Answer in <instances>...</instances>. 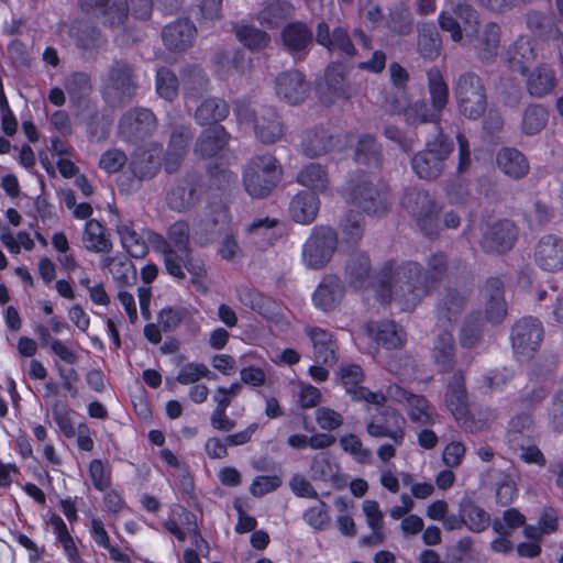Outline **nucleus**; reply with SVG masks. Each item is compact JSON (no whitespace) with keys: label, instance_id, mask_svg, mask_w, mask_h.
I'll return each instance as SVG.
<instances>
[{"label":"nucleus","instance_id":"obj_1","mask_svg":"<svg viewBox=\"0 0 563 563\" xmlns=\"http://www.w3.org/2000/svg\"><path fill=\"white\" fill-rule=\"evenodd\" d=\"M427 294L422 266L417 262H407L397 266L388 262L378 274L376 295L382 302H388L394 298L400 302L404 301L407 306H415Z\"/></svg>","mask_w":563,"mask_h":563},{"label":"nucleus","instance_id":"obj_2","mask_svg":"<svg viewBox=\"0 0 563 563\" xmlns=\"http://www.w3.org/2000/svg\"><path fill=\"white\" fill-rule=\"evenodd\" d=\"M137 88L135 66L124 58L113 59L101 77V96L112 108H122L130 103Z\"/></svg>","mask_w":563,"mask_h":563},{"label":"nucleus","instance_id":"obj_3","mask_svg":"<svg viewBox=\"0 0 563 563\" xmlns=\"http://www.w3.org/2000/svg\"><path fill=\"white\" fill-rule=\"evenodd\" d=\"M454 150V142L437 126V135L426 147L411 157L413 173L423 180H435L444 172L446 161Z\"/></svg>","mask_w":563,"mask_h":563},{"label":"nucleus","instance_id":"obj_4","mask_svg":"<svg viewBox=\"0 0 563 563\" xmlns=\"http://www.w3.org/2000/svg\"><path fill=\"white\" fill-rule=\"evenodd\" d=\"M453 95L460 114L468 120H478L487 110L486 87L474 71L462 73L454 79Z\"/></svg>","mask_w":563,"mask_h":563},{"label":"nucleus","instance_id":"obj_5","mask_svg":"<svg viewBox=\"0 0 563 563\" xmlns=\"http://www.w3.org/2000/svg\"><path fill=\"white\" fill-rule=\"evenodd\" d=\"M234 112L241 123L253 125L255 136L263 144H274L285 134V125L273 107L261 106L255 109L250 104L238 103Z\"/></svg>","mask_w":563,"mask_h":563},{"label":"nucleus","instance_id":"obj_6","mask_svg":"<svg viewBox=\"0 0 563 563\" xmlns=\"http://www.w3.org/2000/svg\"><path fill=\"white\" fill-rule=\"evenodd\" d=\"M400 205L416 220L424 235L431 238L439 234V208L428 190L416 186L407 187Z\"/></svg>","mask_w":563,"mask_h":563},{"label":"nucleus","instance_id":"obj_7","mask_svg":"<svg viewBox=\"0 0 563 563\" xmlns=\"http://www.w3.org/2000/svg\"><path fill=\"white\" fill-rule=\"evenodd\" d=\"M346 201L367 214L384 216L389 211L387 192L374 185L363 173L355 174L344 188Z\"/></svg>","mask_w":563,"mask_h":563},{"label":"nucleus","instance_id":"obj_8","mask_svg":"<svg viewBox=\"0 0 563 563\" xmlns=\"http://www.w3.org/2000/svg\"><path fill=\"white\" fill-rule=\"evenodd\" d=\"M282 177V168L273 155H261L252 158L244 169L243 184L245 190L254 198L267 197L277 186Z\"/></svg>","mask_w":563,"mask_h":563},{"label":"nucleus","instance_id":"obj_9","mask_svg":"<svg viewBox=\"0 0 563 563\" xmlns=\"http://www.w3.org/2000/svg\"><path fill=\"white\" fill-rule=\"evenodd\" d=\"M509 339L516 360L529 362L534 357L543 342V324L538 318L523 317L512 324Z\"/></svg>","mask_w":563,"mask_h":563},{"label":"nucleus","instance_id":"obj_10","mask_svg":"<svg viewBox=\"0 0 563 563\" xmlns=\"http://www.w3.org/2000/svg\"><path fill=\"white\" fill-rule=\"evenodd\" d=\"M338 245L335 230L328 225L314 227L303 245V261L313 269H320L332 258Z\"/></svg>","mask_w":563,"mask_h":563},{"label":"nucleus","instance_id":"obj_11","mask_svg":"<svg viewBox=\"0 0 563 563\" xmlns=\"http://www.w3.org/2000/svg\"><path fill=\"white\" fill-rule=\"evenodd\" d=\"M118 129L124 141L135 144L154 134L157 129V118L151 109L132 108L120 118Z\"/></svg>","mask_w":563,"mask_h":563},{"label":"nucleus","instance_id":"obj_12","mask_svg":"<svg viewBox=\"0 0 563 563\" xmlns=\"http://www.w3.org/2000/svg\"><path fill=\"white\" fill-rule=\"evenodd\" d=\"M202 187L201 175L195 172L187 173L169 186L166 192V203L174 211H188L200 201Z\"/></svg>","mask_w":563,"mask_h":563},{"label":"nucleus","instance_id":"obj_13","mask_svg":"<svg viewBox=\"0 0 563 563\" xmlns=\"http://www.w3.org/2000/svg\"><path fill=\"white\" fill-rule=\"evenodd\" d=\"M280 38L283 47L296 62H301L308 56L314 41L311 27L302 21L286 24Z\"/></svg>","mask_w":563,"mask_h":563},{"label":"nucleus","instance_id":"obj_14","mask_svg":"<svg viewBox=\"0 0 563 563\" xmlns=\"http://www.w3.org/2000/svg\"><path fill=\"white\" fill-rule=\"evenodd\" d=\"M163 254L166 271L174 277L184 279L185 273L183 267H185L194 276L191 282L196 284L197 278L206 273L203 263L194 258L191 249L178 250L164 241Z\"/></svg>","mask_w":563,"mask_h":563},{"label":"nucleus","instance_id":"obj_15","mask_svg":"<svg viewBox=\"0 0 563 563\" xmlns=\"http://www.w3.org/2000/svg\"><path fill=\"white\" fill-rule=\"evenodd\" d=\"M82 11L101 19L104 26L115 29L124 24L129 14L128 0H79Z\"/></svg>","mask_w":563,"mask_h":563},{"label":"nucleus","instance_id":"obj_16","mask_svg":"<svg viewBox=\"0 0 563 563\" xmlns=\"http://www.w3.org/2000/svg\"><path fill=\"white\" fill-rule=\"evenodd\" d=\"M517 241V228L509 220H500L487 227L479 245L487 254H504L510 251Z\"/></svg>","mask_w":563,"mask_h":563},{"label":"nucleus","instance_id":"obj_17","mask_svg":"<svg viewBox=\"0 0 563 563\" xmlns=\"http://www.w3.org/2000/svg\"><path fill=\"white\" fill-rule=\"evenodd\" d=\"M194 140L190 125L173 124L165 152L164 167L168 174L177 172Z\"/></svg>","mask_w":563,"mask_h":563},{"label":"nucleus","instance_id":"obj_18","mask_svg":"<svg viewBox=\"0 0 563 563\" xmlns=\"http://www.w3.org/2000/svg\"><path fill=\"white\" fill-rule=\"evenodd\" d=\"M230 134L223 125L203 129L194 143L192 153L200 159L217 158L227 148Z\"/></svg>","mask_w":563,"mask_h":563},{"label":"nucleus","instance_id":"obj_19","mask_svg":"<svg viewBox=\"0 0 563 563\" xmlns=\"http://www.w3.org/2000/svg\"><path fill=\"white\" fill-rule=\"evenodd\" d=\"M276 93L290 104H298L306 100L310 85L302 73L297 69L284 71L275 79Z\"/></svg>","mask_w":563,"mask_h":563},{"label":"nucleus","instance_id":"obj_20","mask_svg":"<svg viewBox=\"0 0 563 563\" xmlns=\"http://www.w3.org/2000/svg\"><path fill=\"white\" fill-rule=\"evenodd\" d=\"M379 416L382 419L367 424V433L374 438H390L396 444L400 445L405 438L404 417L389 407L382 408Z\"/></svg>","mask_w":563,"mask_h":563},{"label":"nucleus","instance_id":"obj_21","mask_svg":"<svg viewBox=\"0 0 563 563\" xmlns=\"http://www.w3.org/2000/svg\"><path fill=\"white\" fill-rule=\"evenodd\" d=\"M197 29L188 19H178L167 24L162 31V38L167 49L181 53L195 42Z\"/></svg>","mask_w":563,"mask_h":563},{"label":"nucleus","instance_id":"obj_22","mask_svg":"<svg viewBox=\"0 0 563 563\" xmlns=\"http://www.w3.org/2000/svg\"><path fill=\"white\" fill-rule=\"evenodd\" d=\"M342 384L353 400H365L368 404L383 405L385 396L382 393H373L368 388L358 386L364 379V374L358 365L343 366L340 372Z\"/></svg>","mask_w":563,"mask_h":563},{"label":"nucleus","instance_id":"obj_23","mask_svg":"<svg viewBox=\"0 0 563 563\" xmlns=\"http://www.w3.org/2000/svg\"><path fill=\"white\" fill-rule=\"evenodd\" d=\"M372 262L368 254L361 250L351 252L345 263V279L354 289L367 288L372 283Z\"/></svg>","mask_w":563,"mask_h":563},{"label":"nucleus","instance_id":"obj_24","mask_svg":"<svg viewBox=\"0 0 563 563\" xmlns=\"http://www.w3.org/2000/svg\"><path fill=\"white\" fill-rule=\"evenodd\" d=\"M538 265L548 272L563 268V239L547 234L538 242L534 253Z\"/></svg>","mask_w":563,"mask_h":563},{"label":"nucleus","instance_id":"obj_25","mask_svg":"<svg viewBox=\"0 0 563 563\" xmlns=\"http://www.w3.org/2000/svg\"><path fill=\"white\" fill-rule=\"evenodd\" d=\"M526 76V90L532 98H544L554 92L558 85L554 70L547 64H541L532 70H528Z\"/></svg>","mask_w":563,"mask_h":563},{"label":"nucleus","instance_id":"obj_26","mask_svg":"<svg viewBox=\"0 0 563 563\" xmlns=\"http://www.w3.org/2000/svg\"><path fill=\"white\" fill-rule=\"evenodd\" d=\"M445 405L456 420L465 418L468 412V397L462 371H456L448 383Z\"/></svg>","mask_w":563,"mask_h":563},{"label":"nucleus","instance_id":"obj_27","mask_svg":"<svg viewBox=\"0 0 563 563\" xmlns=\"http://www.w3.org/2000/svg\"><path fill=\"white\" fill-rule=\"evenodd\" d=\"M320 199L316 192L301 190L289 202L290 218L300 224L312 223L319 212Z\"/></svg>","mask_w":563,"mask_h":563},{"label":"nucleus","instance_id":"obj_28","mask_svg":"<svg viewBox=\"0 0 563 563\" xmlns=\"http://www.w3.org/2000/svg\"><path fill=\"white\" fill-rule=\"evenodd\" d=\"M306 333L313 344L314 361L325 366L334 365L338 361V344L333 335L318 327L307 328Z\"/></svg>","mask_w":563,"mask_h":563},{"label":"nucleus","instance_id":"obj_29","mask_svg":"<svg viewBox=\"0 0 563 563\" xmlns=\"http://www.w3.org/2000/svg\"><path fill=\"white\" fill-rule=\"evenodd\" d=\"M344 296V285L336 275H327L322 278L313 294L314 305L324 310H333Z\"/></svg>","mask_w":563,"mask_h":563},{"label":"nucleus","instance_id":"obj_30","mask_svg":"<svg viewBox=\"0 0 563 563\" xmlns=\"http://www.w3.org/2000/svg\"><path fill=\"white\" fill-rule=\"evenodd\" d=\"M499 169L512 179H521L529 174L530 165L527 157L515 147H503L496 155Z\"/></svg>","mask_w":563,"mask_h":563},{"label":"nucleus","instance_id":"obj_31","mask_svg":"<svg viewBox=\"0 0 563 563\" xmlns=\"http://www.w3.org/2000/svg\"><path fill=\"white\" fill-rule=\"evenodd\" d=\"M366 333L374 338L378 345L387 350L399 349L405 343V335L393 321L375 322L365 324Z\"/></svg>","mask_w":563,"mask_h":563},{"label":"nucleus","instance_id":"obj_32","mask_svg":"<svg viewBox=\"0 0 563 563\" xmlns=\"http://www.w3.org/2000/svg\"><path fill=\"white\" fill-rule=\"evenodd\" d=\"M432 357L442 372H451L455 365V340L452 332L444 328L433 340Z\"/></svg>","mask_w":563,"mask_h":563},{"label":"nucleus","instance_id":"obj_33","mask_svg":"<svg viewBox=\"0 0 563 563\" xmlns=\"http://www.w3.org/2000/svg\"><path fill=\"white\" fill-rule=\"evenodd\" d=\"M338 139L323 128L308 130L301 143L302 153L308 157H317L332 151Z\"/></svg>","mask_w":563,"mask_h":563},{"label":"nucleus","instance_id":"obj_34","mask_svg":"<svg viewBox=\"0 0 563 563\" xmlns=\"http://www.w3.org/2000/svg\"><path fill=\"white\" fill-rule=\"evenodd\" d=\"M230 113L229 103L218 97H209L201 101L195 111V120L199 125H219Z\"/></svg>","mask_w":563,"mask_h":563},{"label":"nucleus","instance_id":"obj_35","mask_svg":"<svg viewBox=\"0 0 563 563\" xmlns=\"http://www.w3.org/2000/svg\"><path fill=\"white\" fill-rule=\"evenodd\" d=\"M180 84L187 98L202 97L209 89V78L199 65H187L180 71Z\"/></svg>","mask_w":563,"mask_h":563},{"label":"nucleus","instance_id":"obj_36","mask_svg":"<svg viewBox=\"0 0 563 563\" xmlns=\"http://www.w3.org/2000/svg\"><path fill=\"white\" fill-rule=\"evenodd\" d=\"M534 422L530 413L521 412L512 417L507 428L509 448H522L527 441L534 439Z\"/></svg>","mask_w":563,"mask_h":563},{"label":"nucleus","instance_id":"obj_37","mask_svg":"<svg viewBox=\"0 0 563 563\" xmlns=\"http://www.w3.org/2000/svg\"><path fill=\"white\" fill-rule=\"evenodd\" d=\"M549 110L540 103H529L522 111L520 130L527 136L539 134L549 121Z\"/></svg>","mask_w":563,"mask_h":563},{"label":"nucleus","instance_id":"obj_38","mask_svg":"<svg viewBox=\"0 0 563 563\" xmlns=\"http://www.w3.org/2000/svg\"><path fill=\"white\" fill-rule=\"evenodd\" d=\"M509 67L512 71L526 75L530 65L536 60V52L532 43L526 38H519L508 49Z\"/></svg>","mask_w":563,"mask_h":563},{"label":"nucleus","instance_id":"obj_39","mask_svg":"<svg viewBox=\"0 0 563 563\" xmlns=\"http://www.w3.org/2000/svg\"><path fill=\"white\" fill-rule=\"evenodd\" d=\"M500 42V27L494 22L484 26L482 35L478 37L476 53L478 59L484 64L492 63L498 54Z\"/></svg>","mask_w":563,"mask_h":563},{"label":"nucleus","instance_id":"obj_40","mask_svg":"<svg viewBox=\"0 0 563 563\" xmlns=\"http://www.w3.org/2000/svg\"><path fill=\"white\" fill-rule=\"evenodd\" d=\"M296 181L303 187L311 189L310 191L324 192L329 185V176L325 168L319 163H310L303 166L296 177Z\"/></svg>","mask_w":563,"mask_h":563},{"label":"nucleus","instance_id":"obj_41","mask_svg":"<svg viewBox=\"0 0 563 563\" xmlns=\"http://www.w3.org/2000/svg\"><path fill=\"white\" fill-rule=\"evenodd\" d=\"M427 78L431 107L441 114L449 103V86L437 67H432L427 71Z\"/></svg>","mask_w":563,"mask_h":563},{"label":"nucleus","instance_id":"obj_42","mask_svg":"<svg viewBox=\"0 0 563 563\" xmlns=\"http://www.w3.org/2000/svg\"><path fill=\"white\" fill-rule=\"evenodd\" d=\"M354 159L368 168H378L383 161L382 147L373 136L362 135L355 148Z\"/></svg>","mask_w":563,"mask_h":563},{"label":"nucleus","instance_id":"obj_43","mask_svg":"<svg viewBox=\"0 0 563 563\" xmlns=\"http://www.w3.org/2000/svg\"><path fill=\"white\" fill-rule=\"evenodd\" d=\"M129 167L133 176L142 181L156 175L159 162L151 152L139 148L133 153Z\"/></svg>","mask_w":563,"mask_h":563},{"label":"nucleus","instance_id":"obj_44","mask_svg":"<svg viewBox=\"0 0 563 563\" xmlns=\"http://www.w3.org/2000/svg\"><path fill=\"white\" fill-rule=\"evenodd\" d=\"M71 35L77 46L85 51L98 48L104 43L100 30L89 21H78L74 24Z\"/></svg>","mask_w":563,"mask_h":563},{"label":"nucleus","instance_id":"obj_45","mask_svg":"<svg viewBox=\"0 0 563 563\" xmlns=\"http://www.w3.org/2000/svg\"><path fill=\"white\" fill-rule=\"evenodd\" d=\"M323 87L332 96L343 98H347L350 96L343 65L331 64L325 68L323 85H320L321 91H323Z\"/></svg>","mask_w":563,"mask_h":563},{"label":"nucleus","instance_id":"obj_46","mask_svg":"<svg viewBox=\"0 0 563 563\" xmlns=\"http://www.w3.org/2000/svg\"><path fill=\"white\" fill-rule=\"evenodd\" d=\"M465 307V298L455 289H446L443 295L439 309V322L444 325L445 322L451 323L456 320Z\"/></svg>","mask_w":563,"mask_h":563},{"label":"nucleus","instance_id":"obj_47","mask_svg":"<svg viewBox=\"0 0 563 563\" xmlns=\"http://www.w3.org/2000/svg\"><path fill=\"white\" fill-rule=\"evenodd\" d=\"M84 242L86 243V249L90 252L108 253L112 249L111 241L104 234L103 225L95 219L86 223Z\"/></svg>","mask_w":563,"mask_h":563},{"label":"nucleus","instance_id":"obj_48","mask_svg":"<svg viewBox=\"0 0 563 563\" xmlns=\"http://www.w3.org/2000/svg\"><path fill=\"white\" fill-rule=\"evenodd\" d=\"M460 510L465 516L466 527L474 532L484 531L490 523V516L470 497L460 501Z\"/></svg>","mask_w":563,"mask_h":563},{"label":"nucleus","instance_id":"obj_49","mask_svg":"<svg viewBox=\"0 0 563 563\" xmlns=\"http://www.w3.org/2000/svg\"><path fill=\"white\" fill-rule=\"evenodd\" d=\"M441 48V38L434 24L426 23L419 27L418 51L423 58L438 57Z\"/></svg>","mask_w":563,"mask_h":563},{"label":"nucleus","instance_id":"obj_50","mask_svg":"<svg viewBox=\"0 0 563 563\" xmlns=\"http://www.w3.org/2000/svg\"><path fill=\"white\" fill-rule=\"evenodd\" d=\"M405 120L409 125H419L422 123H434V129L439 126L441 114L429 107L424 100H418L409 104L404 111Z\"/></svg>","mask_w":563,"mask_h":563},{"label":"nucleus","instance_id":"obj_51","mask_svg":"<svg viewBox=\"0 0 563 563\" xmlns=\"http://www.w3.org/2000/svg\"><path fill=\"white\" fill-rule=\"evenodd\" d=\"M448 269L449 262L444 253L438 252L428 258L426 271L422 268V278L426 279L428 292L433 286L444 279Z\"/></svg>","mask_w":563,"mask_h":563},{"label":"nucleus","instance_id":"obj_52","mask_svg":"<svg viewBox=\"0 0 563 563\" xmlns=\"http://www.w3.org/2000/svg\"><path fill=\"white\" fill-rule=\"evenodd\" d=\"M483 334V321L481 312L471 313L464 321L459 340L462 347L473 349L475 347Z\"/></svg>","mask_w":563,"mask_h":563},{"label":"nucleus","instance_id":"obj_53","mask_svg":"<svg viewBox=\"0 0 563 563\" xmlns=\"http://www.w3.org/2000/svg\"><path fill=\"white\" fill-rule=\"evenodd\" d=\"M340 227L344 241L346 243L356 245L363 238L365 219L362 213L350 210L341 220Z\"/></svg>","mask_w":563,"mask_h":563},{"label":"nucleus","instance_id":"obj_54","mask_svg":"<svg viewBox=\"0 0 563 563\" xmlns=\"http://www.w3.org/2000/svg\"><path fill=\"white\" fill-rule=\"evenodd\" d=\"M234 32L238 40L251 51H261L265 48L271 37L269 35L253 25H234Z\"/></svg>","mask_w":563,"mask_h":563},{"label":"nucleus","instance_id":"obj_55","mask_svg":"<svg viewBox=\"0 0 563 563\" xmlns=\"http://www.w3.org/2000/svg\"><path fill=\"white\" fill-rule=\"evenodd\" d=\"M117 231L121 238L122 246L126 252L136 258L144 257L148 247L144 240L132 229L129 224H120L117 227Z\"/></svg>","mask_w":563,"mask_h":563},{"label":"nucleus","instance_id":"obj_56","mask_svg":"<svg viewBox=\"0 0 563 563\" xmlns=\"http://www.w3.org/2000/svg\"><path fill=\"white\" fill-rule=\"evenodd\" d=\"M66 92L74 101H81L92 90L91 79L87 73L75 71L70 74L64 82Z\"/></svg>","mask_w":563,"mask_h":563},{"label":"nucleus","instance_id":"obj_57","mask_svg":"<svg viewBox=\"0 0 563 563\" xmlns=\"http://www.w3.org/2000/svg\"><path fill=\"white\" fill-rule=\"evenodd\" d=\"M450 10L462 21L466 36H473L478 33L481 24L479 13L471 3H453Z\"/></svg>","mask_w":563,"mask_h":563},{"label":"nucleus","instance_id":"obj_58","mask_svg":"<svg viewBox=\"0 0 563 563\" xmlns=\"http://www.w3.org/2000/svg\"><path fill=\"white\" fill-rule=\"evenodd\" d=\"M179 80L167 67H159L156 71V91L167 101H173L178 95Z\"/></svg>","mask_w":563,"mask_h":563},{"label":"nucleus","instance_id":"obj_59","mask_svg":"<svg viewBox=\"0 0 563 563\" xmlns=\"http://www.w3.org/2000/svg\"><path fill=\"white\" fill-rule=\"evenodd\" d=\"M190 318L191 313L185 307H166L159 311L157 322L162 331L172 332Z\"/></svg>","mask_w":563,"mask_h":563},{"label":"nucleus","instance_id":"obj_60","mask_svg":"<svg viewBox=\"0 0 563 563\" xmlns=\"http://www.w3.org/2000/svg\"><path fill=\"white\" fill-rule=\"evenodd\" d=\"M240 298L245 306H249L265 318H269L275 313L276 302L271 297L264 296L261 292L245 290L241 294Z\"/></svg>","mask_w":563,"mask_h":563},{"label":"nucleus","instance_id":"obj_61","mask_svg":"<svg viewBox=\"0 0 563 563\" xmlns=\"http://www.w3.org/2000/svg\"><path fill=\"white\" fill-rule=\"evenodd\" d=\"M295 8L289 2L277 1L269 4L260 13V21L273 29L278 25L279 21L286 20L294 14Z\"/></svg>","mask_w":563,"mask_h":563},{"label":"nucleus","instance_id":"obj_62","mask_svg":"<svg viewBox=\"0 0 563 563\" xmlns=\"http://www.w3.org/2000/svg\"><path fill=\"white\" fill-rule=\"evenodd\" d=\"M49 523L54 528V532L57 537V540L62 543L65 553L71 562H76L79 558L78 550L74 542L73 537L69 534L66 523L58 515H53L49 518Z\"/></svg>","mask_w":563,"mask_h":563},{"label":"nucleus","instance_id":"obj_63","mask_svg":"<svg viewBox=\"0 0 563 563\" xmlns=\"http://www.w3.org/2000/svg\"><path fill=\"white\" fill-rule=\"evenodd\" d=\"M408 404L410 406L408 416L411 421L422 426L434 424L433 413L430 411L429 402L424 397L411 395Z\"/></svg>","mask_w":563,"mask_h":563},{"label":"nucleus","instance_id":"obj_64","mask_svg":"<svg viewBox=\"0 0 563 563\" xmlns=\"http://www.w3.org/2000/svg\"><path fill=\"white\" fill-rule=\"evenodd\" d=\"M201 377L214 379L217 375L202 363H188L179 371L176 382L181 385H189L197 383Z\"/></svg>","mask_w":563,"mask_h":563}]
</instances>
